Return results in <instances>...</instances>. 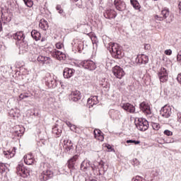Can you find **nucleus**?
<instances>
[{
    "label": "nucleus",
    "instance_id": "1",
    "mask_svg": "<svg viewBox=\"0 0 181 181\" xmlns=\"http://www.w3.org/2000/svg\"><path fill=\"white\" fill-rule=\"evenodd\" d=\"M103 40L105 46L111 53L112 57L115 59H122L124 53L121 50V47H119L118 44L110 42V37L107 35L103 36Z\"/></svg>",
    "mask_w": 181,
    "mask_h": 181
},
{
    "label": "nucleus",
    "instance_id": "2",
    "mask_svg": "<svg viewBox=\"0 0 181 181\" xmlns=\"http://www.w3.org/2000/svg\"><path fill=\"white\" fill-rule=\"evenodd\" d=\"M40 170L41 174L40 175V181H47L52 179L54 176V173L51 168L50 165L46 163H41L40 165Z\"/></svg>",
    "mask_w": 181,
    "mask_h": 181
},
{
    "label": "nucleus",
    "instance_id": "3",
    "mask_svg": "<svg viewBox=\"0 0 181 181\" xmlns=\"http://www.w3.org/2000/svg\"><path fill=\"white\" fill-rule=\"evenodd\" d=\"M44 83H45V86L48 87V88H56L59 84H62V82L56 80L50 74H47L43 78Z\"/></svg>",
    "mask_w": 181,
    "mask_h": 181
},
{
    "label": "nucleus",
    "instance_id": "4",
    "mask_svg": "<svg viewBox=\"0 0 181 181\" xmlns=\"http://www.w3.org/2000/svg\"><path fill=\"white\" fill-rule=\"evenodd\" d=\"M135 125L139 131L145 132L149 128V122L144 118H137L135 119Z\"/></svg>",
    "mask_w": 181,
    "mask_h": 181
},
{
    "label": "nucleus",
    "instance_id": "5",
    "mask_svg": "<svg viewBox=\"0 0 181 181\" xmlns=\"http://www.w3.org/2000/svg\"><path fill=\"white\" fill-rule=\"evenodd\" d=\"M17 175L21 176V177H28L30 175L29 169L26 168L23 165V163H19L17 168Z\"/></svg>",
    "mask_w": 181,
    "mask_h": 181
},
{
    "label": "nucleus",
    "instance_id": "6",
    "mask_svg": "<svg viewBox=\"0 0 181 181\" xmlns=\"http://www.w3.org/2000/svg\"><path fill=\"white\" fill-rule=\"evenodd\" d=\"M79 64L81 67H83V69L89 70L90 71H93L97 69V65L95 62L90 59L82 61Z\"/></svg>",
    "mask_w": 181,
    "mask_h": 181
},
{
    "label": "nucleus",
    "instance_id": "7",
    "mask_svg": "<svg viewBox=\"0 0 181 181\" xmlns=\"http://www.w3.org/2000/svg\"><path fill=\"white\" fill-rule=\"evenodd\" d=\"M73 50L81 53L84 50V42L80 40H74V43L72 42Z\"/></svg>",
    "mask_w": 181,
    "mask_h": 181
},
{
    "label": "nucleus",
    "instance_id": "8",
    "mask_svg": "<svg viewBox=\"0 0 181 181\" xmlns=\"http://www.w3.org/2000/svg\"><path fill=\"white\" fill-rule=\"evenodd\" d=\"M112 73L117 78H122V77L125 76V71H124V69L117 65L113 67Z\"/></svg>",
    "mask_w": 181,
    "mask_h": 181
},
{
    "label": "nucleus",
    "instance_id": "9",
    "mask_svg": "<svg viewBox=\"0 0 181 181\" xmlns=\"http://www.w3.org/2000/svg\"><path fill=\"white\" fill-rule=\"evenodd\" d=\"M169 73L166 69L162 67L158 72V77L160 78V81L161 83H165V81H168Z\"/></svg>",
    "mask_w": 181,
    "mask_h": 181
},
{
    "label": "nucleus",
    "instance_id": "10",
    "mask_svg": "<svg viewBox=\"0 0 181 181\" xmlns=\"http://www.w3.org/2000/svg\"><path fill=\"white\" fill-rule=\"evenodd\" d=\"M37 60L40 64H47V66H50L53 63L52 58L42 55L38 56Z\"/></svg>",
    "mask_w": 181,
    "mask_h": 181
},
{
    "label": "nucleus",
    "instance_id": "11",
    "mask_svg": "<svg viewBox=\"0 0 181 181\" xmlns=\"http://www.w3.org/2000/svg\"><path fill=\"white\" fill-rule=\"evenodd\" d=\"M160 114L161 117H164V118H169V117L172 115V108L170 106L165 105L161 108Z\"/></svg>",
    "mask_w": 181,
    "mask_h": 181
},
{
    "label": "nucleus",
    "instance_id": "12",
    "mask_svg": "<svg viewBox=\"0 0 181 181\" xmlns=\"http://www.w3.org/2000/svg\"><path fill=\"white\" fill-rule=\"evenodd\" d=\"M51 55L54 59H57V60H59V61L66 60V54H64V53H63L62 52H60L57 49H54L51 52Z\"/></svg>",
    "mask_w": 181,
    "mask_h": 181
},
{
    "label": "nucleus",
    "instance_id": "13",
    "mask_svg": "<svg viewBox=\"0 0 181 181\" xmlns=\"http://www.w3.org/2000/svg\"><path fill=\"white\" fill-rule=\"evenodd\" d=\"M140 110L146 115H150L152 114V110H151V106L146 102H143L139 105Z\"/></svg>",
    "mask_w": 181,
    "mask_h": 181
},
{
    "label": "nucleus",
    "instance_id": "14",
    "mask_svg": "<svg viewBox=\"0 0 181 181\" xmlns=\"http://www.w3.org/2000/svg\"><path fill=\"white\" fill-rule=\"evenodd\" d=\"M64 152H66V153H71V152H73L74 148L73 147L71 141L64 140Z\"/></svg>",
    "mask_w": 181,
    "mask_h": 181
},
{
    "label": "nucleus",
    "instance_id": "15",
    "mask_svg": "<svg viewBox=\"0 0 181 181\" xmlns=\"http://www.w3.org/2000/svg\"><path fill=\"white\" fill-rule=\"evenodd\" d=\"M69 100L74 103H77L78 100H81V93L78 90L72 91L69 95Z\"/></svg>",
    "mask_w": 181,
    "mask_h": 181
},
{
    "label": "nucleus",
    "instance_id": "16",
    "mask_svg": "<svg viewBox=\"0 0 181 181\" xmlns=\"http://www.w3.org/2000/svg\"><path fill=\"white\" fill-rule=\"evenodd\" d=\"M114 4L116 9L117 11H120L121 12H122V11H125L127 8L125 2L122 0H115Z\"/></svg>",
    "mask_w": 181,
    "mask_h": 181
},
{
    "label": "nucleus",
    "instance_id": "17",
    "mask_svg": "<svg viewBox=\"0 0 181 181\" xmlns=\"http://www.w3.org/2000/svg\"><path fill=\"white\" fill-rule=\"evenodd\" d=\"M169 13H170L169 8H164V9H163L161 11L162 16H159L158 15H156L154 16V18H155L156 21H163V19H166L168 18V16H169Z\"/></svg>",
    "mask_w": 181,
    "mask_h": 181
},
{
    "label": "nucleus",
    "instance_id": "18",
    "mask_svg": "<svg viewBox=\"0 0 181 181\" xmlns=\"http://www.w3.org/2000/svg\"><path fill=\"white\" fill-rule=\"evenodd\" d=\"M135 62L139 64H146L149 62V58L145 54L138 55Z\"/></svg>",
    "mask_w": 181,
    "mask_h": 181
},
{
    "label": "nucleus",
    "instance_id": "19",
    "mask_svg": "<svg viewBox=\"0 0 181 181\" xmlns=\"http://www.w3.org/2000/svg\"><path fill=\"white\" fill-rule=\"evenodd\" d=\"M76 70L70 68H64L63 71V76L64 78H71L74 76Z\"/></svg>",
    "mask_w": 181,
    "mask_h": 181
},
{
    "label": "nucleus",
    "instance_id": "20",
    "mask_svg": "<svg viewBox=\"0 0 181 181\" xmlns=\"http://www.w3.org/2000/svg\"><path fill=\"white\" fill-rule=\"evenodd\" d=\"M95 165H91V164L90 163V160H84L81 164V170H83V172H86V170L88 169H90V168H91V169H93V170H94V167Z\"/></svg>",
    "mask_w": 181,
    "mask_h": 181
},
{
    "label": "nucleus",
    "instance_id": "21",
    "mask_svg": "<svg viewBox=\"0 0 181 181\" xmlns=\"http://www.w3.org/2000/svg\"><path fill=\"white\" fill-rule=\"evenodd\" d=\"M122 108H123L124 111L130 112L131 114H134V112H135V106L129 103H123L122 105Z\"/></svg>",
    "mask_w": 181,
    "mask_h": 181
},
{
    "label": "nucleus",
    "instance_id": "22",
    "mask_svg": "<svg viewBox=\"0 0 181 181\" xmlns=\"http://www.w3.org/2000/svg\"><path fill=\"white\" fill-rule=\"evenodd\" d=\"M15 153H16V147H13L12 151L8 150L3 151V156L6 159H12V158L15 156Z\"/></svg>",
    "mask_w": 181,
    "mask_h": 181
},
{
    "label": "nucleus",
    "instance_id": "23",
    "mask_svg": "<svg viewBox=\"0 0 181 181\" xmlns=\"http://www.w3.org/2000/svg\"><path fill=\"white\" fill-rule=\"evenodd\" d=\"M78 159V156L75 155L72 158H71L68 160V168L70 169V172H73L74 170V163H76V161Z\"/></svg>",
    "mask_w": 181,
    "mask_h": 181
},
{
    "label": "nucleus",
    "instance_id": "24",
    "mask_svg": "<svg viewBox=\"0 0 181 181\" xmlns=\"http://www.w3.org/2000/svg\"><path fill=\"white\" fill-rule=\"evenodd\" d=\"M104 16L106 19H114L117 16V12L114 9H107L104 13Z\"/></svg>",
    "mask_w": 181,
    "mask_h": 181
},
{
    "label": "nucleus",
    "instance_id": "25",
    "mask_svg": "<svg viewBox=\"0 0 181 181\" xmlns=\"http://www.w3.org/2000/svg\"><path fill=\"white\" fill-rule=\"evenodd\" d=\"M12 37L13 39H15V40H18V43L25 40V34H23V32L22 31H19L13 34Z\"/></svg>",
    "mask_w": 181,
    "mask_h": 181
},
{
    "label": "nucleus",
    "instance_id": "26",
    "mask_svg": "<svg viewBox=\"0 0 181 181\" xmlns=\"http://www.w3.org/2000/svg\"><path fill=\"white\" fill-rule=\"evenodd\" d=\"M97 104H98V97L91 96L88 99V105H89V108L94 107V105H97Z\"/></svg>",
    "mask_w": 181,
    "mask_h": 181
},
{
    "label": "nucleus",
    "instance_id": "27",
    "mask_svg": "<svg viewBox=\"0 0 181 181\" xmlns=\"http://www.w3.org/2000/svg\"><path fill=\"white\" fill-rule=\"evenodd\" d=\"M23 159L25 165H33L35 163V159H33L32 154L24 156Z\"/></svg>",
    "mask_w": 181,
    "mask_h": 181
},
{
    "label": "nucleus",
    "instance_id": "28",
    "mask_svg": "<svg viewBox=\"0 0 181 181\" xmlns=\"http://www.w3.org/2000/svg\"><path fill=\"white\" fill-rule=\"evenodd\" d=\"M31 36H32L33 39H34L37 42V40H40V39L42 37V35L40 34V33H39V31H37L36 30H33L31 31Z\"/></svg>",
    "mask_w": 181,
    "mask_h": 181
},
{
    "label": "nucleus",
    "instance_id": "29",
    "mask_svg": "<svg viewBox=\"0 0 181 181\" xmlns=\"http://www.w3.org/2000/svg\"><path fill=\"white\" fill-rule=\"evenodd\" d=\"M39 28L42 29V30H47V29H49V24L47 23V21L45 20H40Z\"/></svg>",
    "mask_w": 181,
    "mask_h": 181
},
{
    "label": "nucleus",
    "instance_id": "30",
    "mask_svg": "<svg viewBox=\"0 0 181 181\" xmlns=\"http://www.w3.org/2000/svg\"><path fill=\"white\" fill-rule=\"evenodd\" d=\"M52 134L54 135H57V136L59 138L62 135V128H59V125L56 124L53 128H52Z\"/></svg>",
    "mask_w": 181,
    "mask_h": 181
},
{
    "label": "nucleus",
    "instance_id": "31",
    "mask_svg": "<svg viewBox=\"0 0 181 181\" xmlns=\"http://www.w3.org/2000/svg\"><path fill=\"white\" fill-rule=\"evenodd\" d=\"M20 45V50H23L24 52H28V42L25 41V40H23V41L18 42Z\"/></svg>",
    "mask_w": 181,
    "mask_h": 181
},
{
    "label": "nucleus",
    "instance_id": "32",
    "mask_svg": "<svg viewBox=\"0 0 181 181\" xmlns=\"http://www.w3.org/2000/svg\"><path fill=\"white\" fill-rule=\"evenodd\" d=\"M151 175L153 177H156V179H160V177L162 176V172H160V170L156 169L151 171Z\"/></svg>",
    "mask_w": 181,
    "mask_h": 181
},
{
    "label": "nucleus",
    "instance_id": "33",
    "mask_svg": "<svg viewBox=\"0 0 181 181\" xmlns=\"http://www.w3.org/2000/svg\"><path fill=\"white\" fill-rule=\"evenodd\" d=\"M101 87L103 88H105L107 91L110 89V82L108 81V79H103L100 83Z\"/></svg>",
    "mask_w": 181,
    "mask_h": 181
},
{
    "label": "nucleus",
    "instance_id": "34",
    "mask_svg": "<svg viewBox=\"0 0 181 181\" xmlns=\"http://www.w3.org/2000/svg\"><path fill=\"white\" fill-rule=\"evenodd\" d=\"M130 3L134 9L141 12V5L139 4V2H138L136 0H130Z\"/></svg>",
    "mask_w": 181,
    "mask_h": 181
},
{
    "label": "nucleus",
    "instance_id": "35",
    "mask_svg": "<svg viewBox=\"0 0 181 181\" xmlns=\"http://www.w3.org/2000/svg\"><path fill=\"white\" fill-rule=\"evenodd\" d=\"M56 10L58 11V13H59V15H61V16H62L63 18H66V13L62 8V6H60L59 4L57 5Z\"/></svg>",
    "mask_w": 181,
    "mask_h": 181
},
{
    "label": "nucleus",
    "instance_id": "36",
    "mask_svg": "<svg viewBox=\"0 0 181 181\" xmlns=\"http://www.w3.org/2000/svg\"><path fill=\"white\" fill-rule=\"evenodd\" d=\"M1 19L4 23H6L8 22H11V17L8 15V13H2L1 14Z\"/></svg>",
    "mask_w": 181,
    "mask_h": 181
},
{
    "label": "nucleus",
    "instance_id": "37",
    "mask_svg": "<svg viewBox=\"0 0 181 181\" xmlns=\"http://www.w3.org/2000/svg\"><path fill=\"white\" fill-rule=\"evenodd\" d=\"M8 170V168H6V164L4 163H0V172L1 173H5Z\"/></svg>",
    "mask_w": 181,
    "mask_h": 181
},
{
    "label": "nucleus",
    "instance_id": "38",
    "mask_svg": "<svg viewBox=\"0 0 181 181\" xmlns=\"http://www.w3.org/2000/svg\"><path fill=\"white\" fill-rule=\"evenodd\" d=\"M151 127L154 131H159L160 129V124L156 122H151Z\"/></svg>",
    "mask_w": 181,
    "mask_h": 181
},
{
    "label": "nucleus",
    "instance_id": "39",
    "mask_svg": "<svg viewBox=\"0 0 181 181\" xmlns=\"http://www.w3.org/2000/svg\"><path fill=\"white\" fill-rule=\"evenodd\" d=\"M95 139H98V141H100V142H103L104 141V136L103 135V132H100L98 134H96V136H94Z\"/></svg>",
    "mask_w": 181,
    "mask_h": 181
},
{
    "label": "nucleus",
    "instance_id": "40",
    "mask_svg": "<svg viewBox=\"0 0 181 181\" xmlns=\"http://www.w3.org/2000/svg\"><path fill=\"white\" fill-rule=\"evenodd\" d=\"M24 4L28 6V8H32L33 6V1L32 0H23Z\"/></svg>",
    "mask_w": 181,
    "mask_h": 181
},
{
    "label": "nucleus",
    "instance_id": "41",
    "mask_svg": "<svg viewBox=\"0 0 181 181\" xmlns=\"http://www.w3.org/2000/svg\"><path fill=\"white\" fill-rule=\"evenodd\" d=\"M114 63V61L111 59H107L106 61V67L107 69H111L112 67V64Z\"/></svg>",
    "mask_w": 181,
    "mask_h": 181
},
{
    "label": "nucleus",
    "instance_id": "42",
    "mask_svg": "<svg viewBox=\"0 0 181 181\" xmlns=\"http://www.w3.org/2000/svg\"><path fill=\"white\" fill-rule=\"evenodd\" d=\"M23 132H25V131L23 130V129H21L19 130H16L15 131V134L17 136H22V134H23Z\"/></svg>",
    "mask_w": 181,
    "mask_h": 181
},
{
    "label": "nucleus",
    "instance_id": "43",
    "mask_svg": "<svg viewBox=\"0 0 181 181\" xmlns=\"http://www.w3.org/2000/svg\"><path fill=\"white\" fill-rule=\"evenodd\" d=\"M127 144H134V145H139V144H141L140 141L136 140H127Z\"/></svg>",
    "mask_w": 181,
    "mask_h": 181
},
{
    "label": "nucleus",
    "instance_id": "44",
    "mask_svg": "<svg viewBox=\"0 0 181 181\" xmlns=\"http://www.w3.org/2000/svg\"><path fill=\"white\" fill-rule=\"evenodd\" d=\"M75 2H77L76 4V6H78V8H83V1H81V0H74Z\"/></svg>",
    "mask_w": 181,
    "mask_h": 181
},
{
    "label": "nucleus",
    "instance_id": "45",
    "mask_svg": "<svg viewBox=\"0 0 181 181\" xmlns=\"http://www.w3.org/2000/svg\"><path fill=\"white\" fill-rule=\"evenodd\" d=\"M132 181H146V180L142 177L136 176V177L133 178Z\"/></svg>",
    "mask_w": 181,
    "mask_h": 181
},
{
    "label": "nucleus",
    "instance_id": "46",
    "mask_svg": "<svg viewBox=\"0 0 181 181\" xmlns=\"http://www.w3.org/2000/svg\"><path fill=\"white\" fill-rule=\"evenodd\" d=\"M132 163L133 166H139L140 164L139 160L136 158L133 159Z\"/></svg>",
    "mask_w": 181,
    "mask_h": 181
},
{
    "label": "nucleus",
    "instance_id": "47",
    "mask_svg": "<svg viewBox=\"0 0 181 181\" xmlns=\"http://www.w3.org/2000/svg\"><path fill=\"white\" fill-rule=\"evenodd\" d=\"M163 134L164 135H167V136H172L173 135V133L168 129L165 130Z\"/></svg>",
    "mask_w": 181,
    "mask_h": 181
},
{
    "label": "nucleus",
    "instance_id": "48",
    "mask_svg": "<svg viewBox=\"0 0 181 181\" xmlns=\"http://www.w3.org/2000/svg\"><path fill=\"white\" fill-rule=\"evenodd\" d=\"M104 165H105L104 161L100 160V161L98 163V169H104Z\"/></svg>",
    "mask_w": 181,
    "mask_h": 181
},
{
    "label": "nucleus",
    "instance_id": "49",
    "mask_svg": "<svg viewBox=\"0 0 181 181\" xmlns=\"http://www.w3.org/2000/svg\"><path fill=\"white\" fill-rule=\"evenodd\" d=\"M29 97V95L25 94V93H21L19 96V98L21 100H24V98H28Z\"/></svg>",
    "mask_w": 181,
    "mask_h": 181
},
{
    "label": "nucleus",
    "instance_id": "50",
    "mask_svg": "<svg viewBox=\"0 0 181 181\" xmlns=\"http://www.w3.org/2000/svg\"><path fill=\"white\" fill-rule=\"evenodd\" d=\"M56 47H57V49H62V47H63V43H62V42H57V43L56 44Z\"/></svg>",
    "mask_w": 181,
    "mask_h": 181
},
{
    "label": "nucleus",
    "instance_id": "51",
    "mask_svg": "<svg viewBox=\"0 0 181 181\" xmlns=\"http://www.w3.org/2000/svg\"><path fill=\"white\" fill-rule=\"evenodd\" d=\"M177 60L181 63V51H180L177 55Z\"/></svg>",
    "mask_w": 181,
    "mask_h": 181
},
{
    "label": "nucleus",
    "instance_id": "52",
    "mask_svg": "<svg viewBox=\"0 0 181 181\" xmlns=\"http://www.w3.org/2000/svg\"><path fill=\"white\" fill-rule=\"evenodd\" d=\"M76 125L74 124H72L71 127H70V129L71 131H73V132H76Z\"/></svg>",
    "mask_w": 181,
    "mask_h": 181
},
{
    "label": "nucleus",
    "instance_id": "53",
    "mask_svg": "<svg viewBox=\"0 0 181 181\" xmlns=\"http://www.w3.org/2000/svg\"><path fill=\"white\" fill-rule=\"evenodd\" d=\"M94 136L98 135L99 134H101V130L100 129H95L93 132Z\"/></svg>",
    "mask_w": 181,
    "mask_h": 181
},
{
    "label": "nucleus",
    "instance_id": "54",
    "mask_svg": "<svg viewBox=\"0 0 181 181\" xmlns=\"http://www.w3.org/2000/svg\"><path fill=\"white\" fill-rule=\"evenodd\" d=\"M165 54H167L168 56H170V54H172V49H166L165 51Z\"/></svg>",
    "mask_w": 181,
    "mask_h": 181
},
{
    "label": "nucleus",
    "instance_id": "55",
    "mask_svg": "<svg viewBox=\"0 0 181 181\" xmlns=\"http://www.w3.org/2000/svg\"><path fill=\"white\" fill-rule=\"evenodd\" d=\"M177 121L181 124V113H177Z\"/></svg>",
    "mask_w": 181,
    "mask_h": 181
},
{
    "label": "nucleus",
    "instance_id": "56",
    "mask_svg": "<svg viewBox=\"0 0 181 181\" xmlns=\"http://www.w3.org/2000/svg\"><path fill=\"white\" fill-rule=\"evenodd\" d=\"M144 49H145L146 50H149V49H151V45H149V44L146 45L144 46Z\"/></svg>",
    "mask_w": 181,
    "mask_h": 181
},
{
    "label": "nucleus",
    "instance_id": "57",
    "mask_svg": "<svg viewBox=\"0 0 181 181\" xmlns=\"http://www.w3.org/2000/svg\"><path fill=\"white\" fill-rule=\"evenodd\" d=\"M66 124L67 125V127H69V128L73 125V124H71V122H66Z\"/></svg>",
    "mask_w": 181,
    "mask_h": 181
},
{
    "label": "nucleus",
    "instance_id": "58",
    "mask_svg": "<svg viewBox=\"0 0 181 181\" xmlns=\"http://www.w3.org/2000/svg\"><path fill=\"white\" fill-rule=\"evenodd\" d=\"M112 111L114 112L115 115H119V114H121L118 110H116V111L112 110Z\"/></svg>",
    "mask_w": 181,
    "mask_h": 181
},
{
    "label": "nucleus",
    "instance_id": "59",
    "mask_svg": "<svg viewBox=\"0 0 181 181\" xmlns=\"http://www.w3.org/2000/svg\"><path fill=\"white\" fill-rule=\"evenodd\" d=\"M178 8L180 9V12H181V2L179 3Z\"/></svg>",
    "mask_w": 181,
    "mask_h": 181
},
{
    "label": "nucleus",
    "instance_id": "60",
    "mask_svg": "<svg viewBox=\"0 0 181 181\" xmlns=\"http://www.w3.org/2000/svg\"><path fill=\"white\" fill-rule=\"evenodd\" d=\"M2 30V22L0 21V32Z\"/></svg>",
    "mask_w": 181,
    "mask_h": 181
},
{
    "label": "nucleus",
    "instance_id": "61",
    "mask_svg": "<svg viewBox=\"0 0 181 181\" xmlns=\"http://www.w3.org/2000/svg\"><path fill=\"white\" fill-rule=\"evenodd\" d=\"M107 149H112L111 146L109 145V146H107Z\"/></svg>",
    "mask_w": 181,
    "mask_h": 181
},
{
    "label": "nucleus",
    "instance_id": "62",
    "mask_svg": "<svg viewBox=\"0 0 181 181\" xmlns=\"http://www.w3.org/2000/svg\"><path fill=\"white\" fill-rule=\"evenodd\" d=\"M172 142H173V140H170V141H168V144H171Z\"/></svg>",
    "mask_w": 181,
    "mask_h": 181
},
{
    "label": "nucleus",
    "instance_id": "63",
    "mask_svg": "<svg viewBox=\"0 0 181 181\" xmlns=\"http://www.w3.org/2000/svg\"><path fill=\"white\" fill-rule=\"evenodd\" d=\"M13 117H18V116H16V113L15 115H13Z\"/></svg>",
    "mask_w": 181,
    "mask_h": 181
},
{
    "label": "nucleus",
    "instance_id": "64",
    "mask_svg": "<svg viewBox=\"0 0 181 181\" xmlns=\"http://www.w3.org/2000/svg\"><path fill=\"white\" fill-rule=\"evenodd\" d=\"M115 118L116 119H118V117H117V116H115Z\"/></svg>",
    "mask_w": 181,
    "mask_h": 181
}]
</instances>
